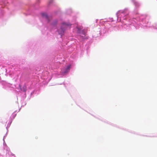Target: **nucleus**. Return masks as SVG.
<instances>
[{"mask_svg": "<svg viewBox=\"0 0 157 157\" xmlns=\"http://www.w3.org/2000/svg\"><path fill=\"white\" fill-rule=\"evenodd\" d=\"M71 25L69 23H62L61 28L58 31L59 34L61 35H63L66 29Z\"/></svg>", "mask_w": 157, "mask_h": 157, "instance_id": "obj_1", "label": "nucleus"}, {"mask_svg": "<svg viewBox=\"0 0 157 157\" xmlns=\"http://www.w3.org/2000/svg\"><path fill=\"white\" fill-rule=\"evenodd\" d=\"M70 68H71V65H68L67 67V68L66 69L65 71H63V73H65L67 72H68L70 70Z\"/></svg>", "mask_w": 157, "mask_h": 157, "instance_id": "obj_2", "label": "nucleus"}, {"mask_svg": "<svg viewBox=\"0 0 157 157\" xmlns=\"http://www.w3.org/2000/svg\"><path fill=\"white\" fill-rule=\"evenodd\" d=\"M42 15L43 17H45L46 19H47L48 21H49L48 20V17L46 13H43Z\"/></svg>", "mask_w": 157, "mask_h": 157, "instance_id": "obj_3", "label": "nucleus"}, {"mask_svg": "<svg viewBox=\"0 0 157 157\" xmlns=\"http://www.w3.org/2000/svg\"><path fill=\"white\" fill-rule=\"evenodd\" d=\"M23 88H24V91H25L26 90L25 89L26 87L25 86L23 87Z\"/></svg>", "mask_w": 157, "mask_h": 157, "instance_id": "obj_4", "label": "nucleus"}]
</instances>
